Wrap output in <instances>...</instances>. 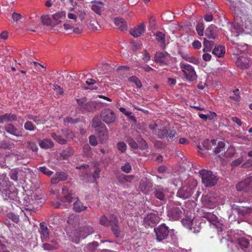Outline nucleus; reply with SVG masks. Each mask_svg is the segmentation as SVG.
<instances>
[{"label":"nucleus","instance_id":"f257e3e1","mask_svg":"<svg viewBox=\"0 0 252 252\" xmlns=\"http://www.w3.org/2000/svg\"><path fill=\"white\" fill-rule=\"evenodd\" d=\"M63 197L61 199L62 202L70 203L76 199L73 204V210L76 212H80L85 210L87 207L83 205V203L79 200L74 193L69 190L67 187H63L62 189Z\"/></svg>","mask_w":252,"mask_h":252},{"label":"nucleus","instance_id":"f03ea898","mask_svg":"<svg viewBox=\"0 0 252 252\" xmlns=\"http://www.w3.org/2000/svg\"><path fill=\"white\" fill-rule=\"evenodd\" d=\"M76 168L82 170L79 173L80 176L88 182L94 183L100 177V169L97 166L94 167L93 173L88 164L82 165Z\"/></svg>","mask_w":252,"mask_h":252},{"label":"nucleus","instance_id":"7ed1b4c3","mask_svg":"<svg viewBox=\"0 0 252 252\" xmlns=\"http://www.w3.org/2000/svg\"><path fill=\"white\" fill-rule=\"evenodd\" d=\"M240 18V22L235 23L231 30L232 37H237L240 33H242L244 32L245 29L250 30L252 27L251 16L244 15Z\"/></svg>","mask_w":252,"mask_h":252},{"label":"nucleus","instance_id":"20e7f679","mask_svg":"<svg viewBox=\"0 0 252 252\" xmlns=\"http://www.w3.org/2000/svg\"><path fill=\"white\" fill-rule=\"evenodd\" d=\"M196 183L192 179L186 180L182 187L180 189L177 195L183 199L189 198L193 193V189L196 187Z\"/></svg>","mask_w":252,"mask_h":252},{"label":"nucleus","instance_id":"39448f33","mask_svg":"<svg viewBox=\"0 0 252 252\" xmlns=\"http://www.w3.org/2000/svg\"><path fill=\"white\" fill-rule=\"evenodd\" d=\"M180 67L183 73L185 78L187 80L192 82L196 79L197 74L194 67L191 65L184 62H181Z\"/></svg>","mask_w":252,"mask_h":252},{"label":"nucleus","instance_id":"423d86ee","mask_svg":"<svg viewBox=\"0 0 252 252\" xmlns=\"http://www.w3.org/2000/svg\"><path fill=\"white\" fill-rule=\"evenodd\" d=\"M202 182L206 187L214 186L217 182V177L211 171L202 169L199 172Z\"/></svg>","mask_w":252,"mask_h":252},{"label":"nucleus","instance_id":"0eeeda50","mask_svg":"<svg viewBox=\"0 0 252 252\" xmlns=\"http://www.w3.org/2000/svg\"><path fill=\"white\" fill-rule=\"evenodd\" d=\"M94 232V228L91 226L86 225L81 227L75 233V238L73 239V241L76 243H78L80 240L85 238L87 236L91 234Z\"/></svg>","mask_w":252,"mask_h":252},{"label":"nucleus","instance_id":"6e6552de","mask_svg":"<svg viewBox=\"0 0 252 252\" xmlns=\"http://www.w3.org/2000/svg\"><path fill=\"white\" fill-rule=\"evenodd\" d=\"M154 232L156 235V238L158 241H161L166 239L169 232L168 227L165 223H162L154 228Z\"/></svg>","mask_w":252,"mask_h":252},{"label":"nucleus","instance_id":"1a4fd4ad","mask_svg":"<svg viewBox=\"0 0 252 252\" xmlns=\"http://www.w3.org/2000/svg\"><path fill=\"white\" fill-rule=\"evenodd\" d=\"M158 137L159 138H166L168 140L173 139L176 134L175 130H172L169 127H160L158 129L157 132Z\"/></svg>","mask_w":252,"mask_h":252},{"label":"nucleus","instance_id":"9d476101","mask_svg":"<svg viewBox=\"0 0 252 252\" xmlns=\"http://www.w3.org/2000/svg\"><path fill=\"white\" fill-rule=\"evenodd\" d=\"M100 117L102 121L107 125L113 123L116 120V116L113 110L107 108L102 110L100 114Z\"/></svg>","mask_w":252,"mask_h":252},{"label":"nucleus","instance_id":"9b49d317","mask_svg":"<svg viewBox=\"0 0 252 252\" xmlns=\"http://www.w3.org/2000/svg\"><path fill=\"white\" fill-rule=\"evenodd\" d=\"M236 189L238 191H252V176L238 183Z\"/></svg>","mask_w":252,"mask_h":252},{"label":"nucleus","instance_id":"f8f14e48","mask_svg":"<svg viewBox=\"0 0 252 252\" xmlns=\"http://www.w3.org/2000/svg\"><path fill=\"white\" fill-rule=\"evenodd\" d=\"M169 55L166 52H158L155 54L154 59L157 63L161 65H166L169 62Z\"/></svg>","mask_w":252,"mask_h":252},{"label":"nucleus","instance_id":"ddd939ff","mask_svg":"<svg viewBox=\"0 0 252 252\" xmlns=\"http://www.w3.org/2000/svg\"><path fill=\"white\" fill-rule=\"evenodd\" d=\"M249 62L250 60L248 55L245 53L238 58L236 62V64L243 69H247L249 67Z\"/></svg>","mask_w":252,"mask_h":252},{"label":"nucleus","instance_id":"4468645a","mask_svg":"<svg viewBox=\"0 0 252 252\" xmlns=\"http://www.w3.org/2000/svg\"><path fill=\"white\" fill-rule=\"evenodd\" d=\"M167 215L170 220H176L182 217V211L179 207H173L168 211Z\"/></svg>","mask_w":252,"mask_h":252},{"label":"nucleus","instance_id":"2eb2a0df","mask_svg":"<svg viewBox=\"0 0 252 252\" xmlns=\"http://www.w3.org/2000/svg\"><path fill=\"white\" fill-rule=\"evenodd\" d=\"M232 208L234 211L237 212L239 215L242 216H246L247 215L252 213V207L234 205Z\"/></svg>","mask_w":252,"mask_h":252},{"label":"nucleus","instance_id":"dca6fc26","mask_svg":"<svg viewBox=\"0 0 252 252\" xmlns=\"http://www.w3.org/2000/svg\"><path fill=\"white\" fill-rule=\"evenodd\" d=\"M39 225V232L40 234L41 239L43 242L47 241L49 238V229L44 222L40 223Z\"/></svg>","mask_w":252,"mask_h":252},{"label":"nucleus","instance_id":"f3484780","mask_svg":"<svg viewBox=\"0 0 252 252\" xmlns=\"http://www.w3.org/2000/svg\"><path fill=\"white\" fill-rule=\"evenodd\" d=\"M95 132L102 143L105 142L108 139V132L106 126L95 130Z\"/></svg>","mask_w":252,"mask_h":252},{"label":"nucleus","instance_id":"a211bd4d","mask_svg":"<svg viewBox=\"0 0 252 252\" xmlns=\"http://www.w3.org/2000/svg\"><path fill=\"white\" fill-rule=\"evenodd\" d=\"M183 223L186 225V227L189 228L191 230H193L194 232H199L200 227L199 226L195 227L196 224L198 222L196 219L191 220H182Z\"/></svg>","mask_w":252,"mask_h":252},{"label":"nucleus","instance_id":"6ab92c4d","mask_svg":"<svg viewBox=\"0 0 252 252\" xmlns=\"http://www.w3.org/2000/svg\"><path fill=\"white\" fill-rule=\"evenodd\" d=\"M145 31V25L141 23L139 25L130 30V33L134 37L140 36Z\"/></svg>","mask_w":252,"mask_h":252},{"label":"nucleus","instance_id":"aec40b11","mask_svg":"<svg viewBox=\"0 0 252 252\" xmlns=\"http://www.w3.org/2000/svg\"><path fill=\"white\" fill-rule=\"evenodd\" d=\"M144 221L146 224L153 227L158 222V218L155 214H150L147 215Z\"/></svg>","mask_w":252,"mask_h":252},{"label":"nucleus","instance_id":"412c9836","mask_svg":"<svg viewBox=\"0 0 252 252\" xmlns=\"http://www.w3.org/2000/svg\"><path fill=\"white\" fill-rule=\"evenodd\" d=\"M5 130L8 133H10L16 137H20L22 136V133L12 124H7L4 127Z\"/></svg>","mask_w":252,"mask_h":252},{"label":"nucleus","instance_id":"4be33fe9","mask_svg":"<svg viewBox=\"0 0 252 252\" xmlns=\"http://www.w3.org/2000/svg\"><path fill=\"white\" fill-rule=\"evenodd\" d=\"M238 244L240 247L245 251H250V240L245 237H240L238 239Z\"/></svg>","mask_w":252,"mask_h":252},{"label":"nucleus","instance_id":"5701e85b","mask_svg":"<svg viewBox=\"0 0 252 252\" xmlns=\"http://www.w3.org/2000/svg\"><path fill=\"white\" fill-rule=\"evenodd\" d=\"M17 119V117L15 114L6 113L3 115L0 116V123L2 124L5 122H12L16 121Z\"/></svg>","mask_w":252,"mask_h":252},{"label":"nucleus","instance_id":"b1692460","mask_svg":"<svg viewBox=\"0 0 252 252\" xmlns=\"http://www.w3.org/2000/svg\"><path fill=\"white\" fill-rule=\"evenodd\" d=\"M217 26L211 25L207 28L205 31V35L210 39H215L217 35Z\"/></svg>","mask_w":252,"mask_h":252},{"label":"nucleus","instance_id":"393cba45","mask_svg":"<svg viewBox=\"0 0 252 252\" xmlns=\"http://www.w3.org/2000/svg\"><path fill=\"white\" fill-rule=\"evenodd\" d=\"M115 26L121 31H126L127 29V25L125 20L121 18H115L114 19Z\"/></svg>","mask_w":252,"mask_h":252},{"label":"nucleus","instance_id":"a878e982","mask_svg":"<svg viewBox=\"0 0 252 252\" xmlns=\"http://www.w3.org/2000/svg\"><path fill=\"white\" fill-rule=\"evenodd\" d=\"M96 103L95 101H90L86 102L81 108L82 111L94 112L96 110Z\"/></svg>","mask_w":252,"mask_h":252},{"label":"nucleus","instance_id":"bb28decb","mask_svg":"<svg viewBox=\"0 0 252 252\" xmlns=\"http://www.w3.org/2000/svg\"><path fill=\"white\" fill-rule=\"evenodd\" d=\"M59 244L55 240H52L49 243H46L43 244L44 250L52 251L56 250L59 247Z\"/></svg>","mask_w":252,"mask_h":252},{"label":"nucleus","instance_id":"cd10ccee","mask_svg":"<svg viewBox=\"0 0 252 252\" xmlns=\"http://www.w3.org/2000/svg\"><path fill=\"white\" fill-rule=\"evenodd\" d=\"M213 152L215 154H218L220 153H224L225 151V144L223 142L219 141L218 143L216 142V146H213Z\"/></svg>","mask_w":252,"mask_h":252},{"label":"nucleus","instance_id":"c85d7f7f","mask_svg":"<svg viewBox=\"0 0 252 252\" xmlns=\"http://www.w3.org/2000/svg\"><path fill=\"white\" fill-rule=\"evenodd\" d=\"M156 40L160 43L162 49L165 47V35L161 32H157L155 34Z\"/></svg>","mask_w":252,"mask_h":252},{"label":"nucleus","instance_id":"c756f323","mask_svg":"<svg viewBox=\"0 0 252 252\" xmlns=\"http://www.w3.org/2000/svg\"><path fill=\"white\" fill-rule=\"evenodd\" d=\"M166 190L160 187H157L154 191V195L156 198L160 200H163L165 198V193Z\"/></svg>","mask_w":252,"mask_h":252},{"label":"nucleus","instance_id":"7c9ffc66","mask_svg":"<svg viewBox=\"0 0 252 252\" xmlns=\"http://www.w3.org/2000/svg\"><path fill=\"white\" fill-rule=\"evenodd\" d=\"M105 126V124L102 122L99 116H95L94 117L92 121V126L95 128V130L101 128V127Z\"/></svg>","mask_w":252,"mask_h":252},{"label":"nucleus","instance_id":"2f4dec72","mask_svg":"<svg viewBox=\"0 0 252 252\" xmlns=\"http://www.w3.org/2000/svg\"><path fill=\"white\" fill-rule=\"evenodd\" d=\"M202 144L205 149L207 150H211L213 149V146H216V140H209V139H205L202 142Z\"/></svg>","mask_w":252,"mask_h":252},{"label":"nucleus","instance_id":"473e14b6","mask_svg":"<svg viewBox=\"0 0 252 252\" xmlns=\"http://www.w3.org/2000/svg\"><path fill=\"white\" fill-rule=\"evenodd\" d=\"M212 53L218 57H221L225 54L224 47L222 46H215Z\"/></svg>","mask_w":252,"mask_h":252},{"label":"nucleus","instance_id":"72a5a7b5","mask_svg":"<svg viewBox=\"0 0 252 252\" xmlns=\"http://www.w3.org/2000/svg\"><path fill=\"white\" fill-rule=\"evenodd\" d=\"M39 146L41 148L49 149L54 146V143L51 139H44L40 142Z\"/></svg>","mask_w":252,"mask_h":252},{"label":"nucleus","instance_id":"f704fd0d","mask_svg":"<svg viewBox=\"0 0 252 252\" xmlns=\"http://www.w3.org/2000/svg\"><path fill=\"white\" fill-rule=\"evenodd\" d=\"M98 246V243L96 241L89 243L85 248L87 252H94Z\"/></svg>","mask_w":252,"mask_h":252},{"label":"nucleus","instance_id":"c9c22d12","mask_svg":"<svg viewBox=\"0 0 252 252\" xmlns=\"http://www.w3.org/2000/svg\"><path fill=\"white\" fill-rule=\"evenodd\" d=\"M104 4L101 1L95 2L92 5V9L96 13L101 14V9L103 7Z\"/></svg>","mask_w":252,"mask_h":252},{"label":"nucleus","instance_id":"e433bc0d","mask_svg":"<svg viewBox=\"0 0 252 252\" xmlns=\"http://www.w3.org/2000/svg\"><path fill=\"white\" fill-rule=\"evenodd\" d=\"M74 154V151L72 149L68 148L63 150L61 153V156L63 159H67L72 156Z\"/></svg>","mask_w":252,"mask_h":252},{"label":"nucleus","instance_id":"4c0bfd02","mask_svg":"<svg viewBox=\"0 0 252 252\" xmlns=\"http://www.w3.org/2000/svg\"><path fill=\"white\" fill-rule=\"evenodd\" d=\"M203 217L205 218L210 222H215L218 220L217 216L212 213L207 212L204 213Z\"/></svg>","mask_w":252,"mask_h":252},{"label":"nucleus","instance_id":"58836bf2","mask_svg":"<svg viewBox=\"0 0 252 252\" xmlns=\"http://www.w3.org/2000/svg\"><path fill=\"white\" fill-rule=\"evenodd\" d=\"M236 154V150L233 147H229L227 151L224 152V156L226 158H231L234 156Z\"/></svg>","mask_w":252,"mask_h":252},{"label":"nucleus","instance_id":"ea45409f","mask_svg":"<svg viewBox=\"0 0 252 252\" xmlns=\"http://www.w3.org/2000/svg\"><path fill=\"white\" fill-rule=\"evenodd\" d=\"M66 13L64 11H59L52 15L53 19L56 21H61L62 19L65 17Z\"/></svg>","mask_w":252,"mask_h":252},{"label":"nucleus","instance_id":"a19ab883","mask_svg":"<svg viewBox=\"0 0 252 252\" xmlns=\"http://www.w3.org/2000/svg\"><path fill=\"white\" fill-rule=\"evenodd\" d=\"M41 21L43 25L46 26H54V24L52 23L51 19L49 15H43L41 16Z\"/></svg>","mask_w":252,"mask_h":252},{"label":"nucleus","instance_id":"79ce46f5","mask_svg":"<svg viewBox=\"0 0 252 252\" xmlns=\"http://www.w3.org/2000/svg\"><path fill=\"white\" fill-rule=\"evenodd\" d=\"M51 137L60 144H65L66 143V140L63 138L61 136L57 135L55 133L51 134Z\"/></svg>","mask_w":252,"mask_h":252},{"label":"nucleus","instance_id":"37998d69","mask_svg":"<svg viewBox=\"0 0 252 252\" xmlns=\"http://www.w3.org/2000/svg\"><path fill=\"white\" fill-rule=\"evenodd\" d=\"M204 51H210L214 45V42L213 41H208L206 39H204Z\"/></svg>","mask_w":252,"mask_h":252},{"label":"nucleus","instance_id":"c03bdc74","mask_svg":"<svg viewBox=\"0 0 252 252\" xmlns=\"http://www.w3.org/2000/svg\"><path fill=\"white\" fill-rule=\"evenodd\" d=\"M138 148L141 150H146L148 148L147 143L142 138L140 137L138 140Z\"/></svg>","mask_w":252,"mask_h":252},{"label":"nucleus","instance_id":"a18cd8bd","mask_svg":"<svg viewBox=\"0 0 252 252\" xmlns=\"http://www.w3.org/2000/svg\"><path fill=\"white\" fill-rule=\"evenodd\" d=\"M128 81L134 83L137 88H140L142 85L140 80L135 76H132L128 78Z\"/></svg>","mask_w":252,"mask_h":252},{"label":"nucleus","instance_id":"49530a36","mask_svg":"<svg viewBox=\"0 0 252 252\" xmlns=\"http://www.w3.org/2000/svg\"><path fill=\"white\" fill-rule=\"evenodd\" d=\"M79 218L77 216L74 215H70L67 220L68 223L71 225H75L78 222Z\"/></svg>","mask_w":252,"mask_h":252},{"label":"nucleus","instance_id":"de8ad7c7","mask_svg":"<svg viewBox=\"0 0 252 252\" xmlns=\"http://www.w3.org/2000/svg\"><path fill=\"white\" fill-rule=\"evenodd\" d=\"M24 128L26 130L30 131H34L36 126L31 121H27L24 124Z\"/></svg>","mask_w":252,"mask_h":252},{"label":"nucleus","instance_id":"09e8293b","mask_svg":"<svg viewBox=\"0 0 252 252\" xmlns=\"http://www.w3.org/2000/svg\"><path fill=\"white\" fill-rule=\"evenodd\" d=\"M13 145L8 142L2 141L0 142V148L10 150L13 147Z\"/></svg>","mask_w":252,"mask_h":252},{"label":"nucleus","instance_id":"8fccbe9b","mask_svg":"<svg viewBox=\"0 0 252 252\" xmlns=\"http://www.w3.org/2000/svg\"><path fill=\"white\" fill-rule=\"evenodd\" d=\"M38 170L44 174L50 176L53 173V172L48 169L46 166H41L38 168Z\"/></svg>","mask_w":252,"mask_h":252},{"label":"nucleus","instance_id":"3c124183","mask_svg":"<svg viewBox=\"0 0 252 252\" xmlns=\"http://www.w3.org/2000/svg\"><path fill=\"white\" fill-rule=\"evenodd\" d=\"M233 92V94L232 95H230L229 98L235 101H239L240 98L239 89H236Z\"/></svg>","mask_w":252,"mask_h":252},{"label":"nucleus","instance_id":"603ef678","mask_svg":"<svg viewBox=\"0 0 252 252\" xmlns=\"http://www.w3.org/2000/svg\"><path fill=\"white\" fill-rule=\"evenodd\" d=\"M117 148L121 153H125L126 150V145L124 142H120L117 143Z\"/></svg>","mask_w":252,"mask_h":252},{"label":"nucleus","instance_id":"864d4df0","mask_svg":"<svg viewBox=\"0 0 252 252\" xmlns=\"http://www.w3.org/2000/svg\"><path fill=\"white\" fill-rule=\"evenodd\" d=\"M121 170L125 173H129L131 170V166L129 162H126L125 165L121 167Z\"/></svg>","mask_w":252,"mask_h":252},{"label":"nucleus","instance_id":"5fc2aeb1","mask_svg":"<svg viewBox=\"0 0 252 252\" xmlns=\"http://www.w3.org/2000/svg\"><path fill=\"white\" fill-rule=\"evenodd\" d=\"M56 176L60 181H63L67 179V175L66 173L63 172H57L56 173Z\"/></svg>","mask_w":252,"mask_h":252},{"label":"nucleus","instance_id":"6e6d98bb","mask_svg":"<svg viewBox=\"0 0 252 252\" xmlns=\"http://www.w3.org/2000/svg\"><path fill=\"white\" fill-rule=\"evenodd\" d=\"M108 222L111 226L118 224V220L116 216L113 214L110 215Z\"/></svg>","mask_w":252,"mask_h":252},{"label":"nucleus","instance_id":"4d7b16f0","mask_svg":"<svg viewBox=\"0 0 252 252\" xmlns=\"http://www.w3.org/2000/svg\"><path fill=\"white\" fill-rule=\"evenodd\" d=\"M87 100V98L86 97H83L82 98H80V99H79V98H77L76 99V101L77 103V104L79 106V110L81 111V108L82 106H84V105L85 104L86 101Z\"/></svg>","mask_w":252,"mask_h":252},{"label":"nucleus","instance_id":"13d9d810","mask_svg":"<svg viewBox=\"0 0 252 252\" xmlns=\"http://www.w3.org/2000/svg\"><path fill=\"white\" fill-rule=\"evenodd\" d=\"M196 30L199 36H202L203 35L204 27L202 23H199L197 25Z\"/></svg>","mask_w":252,"mask_h":252},{"label":"nucleus","instance_id":"bf43d9fd","mask_svg":"<svg viewBox=\"0 0 252 252\" xmlns=\"http://www.w3.org/2000/svg\"><path fill=\"white\" fill-rule=\"evenodd\" d=\"M127 143L131 148L133 149H137L138 148V144L133 139H128L127 140Z\"/></svg>","mask_w":252,"mask_h":252},{"label":"nucleus","instance_id":"052dcab7","mask_svg":"<svg viewBox=\"0 0 252 252\" xmlns=\"http://www.w3.org/2000/svg\"><path fill=\"white\" fill-rule=\"evenodd\" d=\"M112 230L114 234L116 237H118L120 234V229L118 225V223L115 225H113L111 226Z\"/></svg>","mask_w":252,"mask_h":252},{"label":"nucleus","instance_id":"680f3d73","mask_svg":"<svg viewBox=\"0 0 252 252\" xmlns=\"http://www.w3.org/2000/svg\"><path fill=\"white\" fill-rule=\"evenodd\" d=\"M5 243V241L0 239V252H10L6 249Z\"/></svg>","mask_w":252,"mask_h":252},{"label":"nucleus","instance_id":"e2e57ef3","mask_svg":"<svg viewBox=\"0 0 252 252\" xmlns=\"http://www.w3.org/2000/svg\"><path fill=\"white\" fill-rule=\"evenodd\" d=\"M9 176L11 179L14 181H17L18 180V172L16 170H11L9 173Z\"/></svg>","mask_w":252,"mask_h":252},{"label":"nucleus","instance_id":"0e129e2a","mask_svg":"<svg viewBox=\"0 0 252 252\" xmlns=\"http://www.w3.org/2000/svg\"><path fill=\"white\" fill-rule=\"evenodd\" d=\"M243 161V158L242 157L239 158L237 159L233 160L231 163V165L232 167H235L239 165H240Z\"/></svg>","mask_w":252,"mask_h":252},{"label":"nucleus","instance_id":"69168bd1","mask_svg":"<svg viewBox=\"0 0 252 252\" xmlns=\"http://www.w3.org/2000/svg\"><path fill=\"white\" fill-rule=\"evenodd\" d=\"M8 217L9 219L12 220L15 222H18L19 221V217L18 215H16L13 213L8 214Z\"/></svg>","mask_w":252,"mask_h":252},{"label":"nucleus","instance_id":"338daca9","mask_svg":"<svg viewBox=\"0 0 252 252\" xmlns=\"http://www.w3.org/2000/svg\"><path fill=\"white\" fill-rule=\"evenodd\" d=\"M12 18L14 21L17 22L18 21L22 19V16L20 13L13 12L12 14Z\"/></svg>","mask_w":252,"mask_h":252},{"label":"nucleus","instance_id":"774afa93","mask_svg":"<svg viewBox=\"0 0 252 252\" xmlns=\"http://www.w3.org/2000/svg\"><path fill=\"white\" fill-rule=\"evenodd\" d=\"M98 23L95 20H91L89 23V27L93 30H97Z\"/></svg>","mask_w":252,"mask_h":252}]
</instances>
